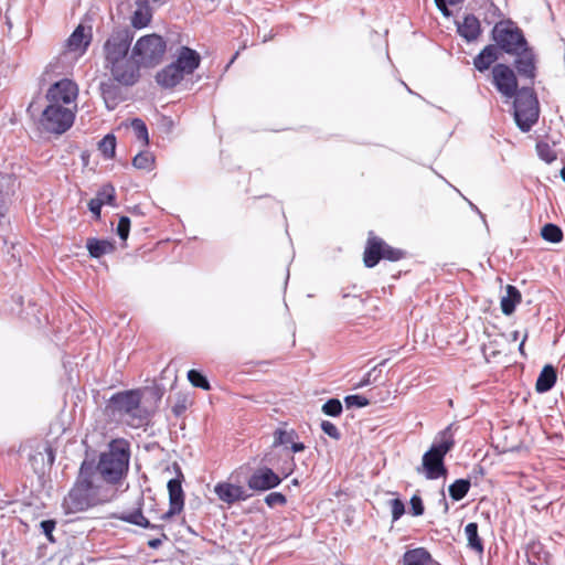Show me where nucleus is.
Listing matches in <instances>:
<instances>
[{
	"mask_svg": "<svg viewBox=\"0 0 565 565\" xmlns=\"http://www.w3.org/2000/svg\"><path fill=\"white\" fill-rule=\"evenodd\" d=\"M322 412L328 416H340L342 413V404L338 398H330L322 405Z\"/></svg>",
	"mask_w": 565,
	"mask_h": 565,
	"instance_id": "obj_38",
	"label": "nucleus"
},
{
	"mask_svg": "<svg viewBox=\"0 0 565 565\" xmlns=\"http://www.w3.org/2000/svg\"><path fill=\"white\" fill-rule=\"evenodd\" d=\"M371 373H366L363 379L356 384V387H363L371 383Z\"/></svg>",
	"mask_w": 565,
	"mask_h": 565,
	"instance_id": "obj_50",
	"label": "nucleus"
},
{
	"mask_svg": "<svg viewBox=\"0 0 565 565\" xmlns=\"http://www.w3.org/2000/svg\"><path fill=\"white\" fill-rule=\"evenodd\" d=\"M463 0H435L436 7L441 11L445 17H450L449 6H456Z\"/></svg>",
	"mask_w": 565,
	"mask_h": 565,
	"instance_id": "obj_48",
	"label": "nucleus"
},
{
	"mask_svg": "<svg viewBox=\"0 0 565 565\" xmlns=\"http://www.w3.org/2000/svg\"><path fill=\"white\" fill-rule=\"evenodd\" d=\"M100 152L105 158L110 159L115 156L116 151V138L113 135L105 136L98 145Z\"/></svg>",
	"mask_w": 565,
	"mask_h": 565,
	"instance_id": "obj_35",
	"label": "nucleus"
},
{
	"mask_svg": "<svg viewBox=\"0 0 565 565\" xmlns=\"http://www.w3.org/2000/svg\"><path fill=\"white\" fill-rule=\"evenodd\" d=\"M107 415L131 428L149 423L150 413L142 406V391L127 390L114 394L105 408Z\"/></svg>",
	"mask_w": 565,
	"mask_h": 565,
	"instance_id": "obj_2",
	"label": "nucleus"
},
{
	"mask_svg": "<svg viewBox=\"0 0 565 565\" xmlns=\"http://www.w3.org/2000/svg\"><path fill=\"white\" fill-rule=\"evenodd\" d=\"M497 47L508 54H515L527 46L523 32L511 23H498L492 31Z\"/></svg>",
	"mask_w": 565,
	"mask_h": 565,
	"instance_id": "obj_10",
	"label": "nucleus"
},
{
	"mask_svg": "<svg viewBox=\"0 0 565 565\" xmlns=\"http://www.w3.org/2000/svg\"><path fill=\"white\" fill-rule=\"evenodd\" d=\"M130 456V443L127 439H111L107 449L99 455L96 471L107 483L118 484L128 473Z\"/></svg>",
	"mask_w": 565,
	"mask_h": 565,
	"instance_id": "obj_3",
	"label": "nucleus"
},
{
	"mask_svg": "<svg viewBox=\"0 0 565 565\" xmlns=\"http://www.w3.org/2000/svg\"><path fill=\"white\" fill-rule=\"evenodd\" d=\"M131 39L127 34L117 33L111 35L105 43V57L107 67L117 63L128 60L127 53L129 51Z\"/></svg>",
	"mask_w": 565,
	"mask_h": 565,
	"instance_id": "obj_14",
	"label": "nucleus"
},
{
	"mask_svg": "<svg viewBox=\"0 0 565 565\" xmlns=\"http://www.w3.org/2000/svg\"><path fill=\"white\" fill-rule=\"evenodd\" d=\"M169 491V510L160 518L163 521L170 520L172 516L179 514L184 507V493L182 490V480L174 478L168 482Z\"/></svg>",
	"mask_w": 565,
	"mask_h": 565,
	"instance_id": "obj_17",
	"label": "nucleus"
},
{
	"mask_svg": "<svg viewBox=\"0 0 565 565\" xmlns=\"http://www.w3.org/2000/svg\"><path fill=\"white\" fill-rule=\"evenodd\" d=\"M99 478L90 463L84 461L79 475L73 488L63 500V509L66 514L84 512L103 503Z\"/></svg>",
	"mask_w": 565,
	"mask_h": 565,
	"instance_id": "obj_1",
	"label": "nucleus"
},
{
	"mask_svg": "<svg viewBox=\"0 0 565 565\" xmlns=\"http://www.w3.org/2000/svg\"><path fill=\"white\" fill-rule=\"evenodd\" d=\"M526 339H527V333L524 334V337L519 345V351L522 355H524V344H525Z\"/></svg>",
	"mask_w": 565,
	"mask_h": 565,
	"instance_id": "obj_53",
	"label": "nucleus"
},
{
	"mask_svg": "<svg viewBox=\"0 0 565 565\" xmlns=\"http://www.w3.org/2000/svg\"><path fill=\"white\" fill-rule=\"evenodd\" d=\"M117 518L130 524L161 531V539H151L148 541V546L150 548L157 550L158 547L161 546L163 540H168V536L163 533V525L151 524L149 520L143 516L140 508L132 512L121 513Z\"/></svg>",
	"mask_w": 565,
	"mask_h": 565,
	"instance_id": "obj_15",
	"label": "nucleus"
},
{
	"mask_svg": "<svg viewBox=\"0 0 565 565\" xmlns=\"http://www.w3.org/2000/svg\"><path fill=\"white\" fill-rule=\"evenodd\" d=\"M431 554L425 547H416L404 553L402 565H430Z\"/></svg>",
	"mask_w": 565,
	"mask_h": 565,
	"instance_id": "obj_23",
	"label": "nucleus"
},
{
	"mask_svg": "<svg viewBox=\"0 0 565 565\" xmlns=\"http://www.w3.org/2000/svg\"><path fill=\"white\" fill-rule=\"evenodd\" d=\"M154 156L149 151H141L135 156L132 164L136 169L151 171L154 168Z\"/></svg>",
	"mask_w": 565,
	"mask_h": 565,
	"instance_id": "obj_31",
	"label": "nucleus"
},
{
	"mask_svg": "<svg viewBox=\"0 0 565 565\" xmlns=\"http://www.w3.org/2000/svg\"><path fill=\"white\" fill-rule=\"evenodd\" d=\"M281 482L280 477L270 468L264 467L257 469L247 480L249 489L255 491H266L277 487Z\"/></svg>",
	"mask_w": 565,
	"mask_h": 565,
	"instance_id": "obj_18",
	"label": "nucleus"
},
{
	"mask_svg": "<svg viewBox=\"0 0 565 565\" xmlns=\"http://www.w3.org/2000/svg\"><path fill=\"white\" fill-rule=\"evenodd\" d=\"M296 436V433L294 430L286 431L282 429H277L274 435V445H284V444H290L292 443L294 438Z\"/></svg>",
	"mask_w": 565,
	"mask_h": 565,
	"instance_id": "obj_39",
	"label": "nucleus"
},
{
	"mask_svg": "<svg viewBox=\"0 0 565 565\" xmlns=\"http://www.w3.org/2000/svg\"><path fill=\"white\" fill-rule=\"evenodd\" d=\"M542 548H543L542 545L539 543H532L529 545L526 555H527L529 563L531 565H539V563H541L542 559L540 556L535 557V559H532V555L539 554L542 551Z\"/></svg>",
	"mask_w": 565,
	"mask_h": 565,
	"instance_id": "obj_46",
	"label": "nucleus"
},
{
	"mask_svg": "<svg viewBox=\"0 0 565 565\" xmlns=\"http://www.w3.org/2000/svg\"><path fill=\"white\" fill-rule=\"evenodd\" d=\"M515 54L518 55V57L514 62V65L518 70V73L521 76H524L533 81L535 77L536 67L532 49H530L529 46H524L523 50Z\"/></svg>",
	"mask_w": 565,
	"mask_h": 565,
	"instance_id": "obj_20",
	"label": "nucleus"
},
{
	"mask_svg": "<svg viewBox=\"0 0 565 565\" xmlns=\"http://www.w3.org/2000/svg\"><path fill=\"white\" fill-rule=\"evenodd\" d=\"M390 508L393 521H397L405 513L404 502L398 498L390 501Z\"/></svg>",
	"mask_w": 565,
	"mask_h": 565,
	"instance_id": "obj_41",
	"label": "nucleus"
},
{
	"mask_svg": "<svg viewBox=\"0 0 565 565\" xmlns=\"http://www.w3.org/2000/svg\"><path fill=\"white\" fill-rule=\"evenodd\" d=\"M265 502L268 507L274 508L276 505H285L287 498L280 492H270L266 495Z\"/></svg>",
	"mask_w": 565,
	"mask_h": 565,
	"instance_id": "obj_42",
	"label": "nucleus"
},
{
	"mask_svg": "<svg viewBox=\"0 0 565 565\" xmlns=\"http://www.w3.org/2000/svg\"><path fill=\"white\" fill-rule=\"evenodd\" d=\"M184 411H185V405L184 404H177L172 408V412L177 416H180Z\"/></svg>",
	"mask_w": 565,
	"mask_h": 565,
	"instance_id": "obj_52",
	"label": "nucleus"
},
{
	"mask_svg": "<svg viewBox=\"0 0 565 565\" xmlns=\"http://www.w3.org/2000/svg\"><path fill=\"white\" fill-rule=\"evenodd\" d=\"M167 50L162 36L152 33L141 36L132 47V57L145 67L156 66L161 62Z\"/></svg>",
	"mask_w": 565,
	"mask_h": 565,
	"instance_id": "obj_8",
	"label": "nucleus"
},
{
	"mask_svg": "<svg viewBox=\"0 0 565 565\" xmlns=\"http://www.w3.org/2000/svg\"><path fill=\"white\" fill-rule=\"evenodd\" d=\"M138 8L131 17V24L136 29H142L149 25L152 19V10L147 1H137Z\"/></svg>",
	"mask_w": 565,
	"mask_h": 565,
	"instance_id": "obj_26",
	"label": "nucleus"
},
{
	"mask_svg": "<svg viewBox=\"0 0 565 565\" xmlns=\"http://www.w3.org/2000/svg\"><path fill=\"white\" fill-rule=\"evenodd\" d=\"M470 480L468 479H457L455 482H452L449 488V495L454 501H460L462 500L470 489Z\"/></svg>",
	"mask_w": 565,
	"mask_h": 565,
	"instance_id": "obj_30",
	"label": "nucleus"
},
{
	"mask_svg": "<svg viewBox=\"0 0 565 565\" xmlns=\"http://www.w3.org/2000/svg\"><path fill=\"white\" fill-rule=\"evenodd\" d=\"M514 98V118L522 131H529L539 119V102L532 88H521Z\"/></svg>",
	"mask_w": 565,
	"mask_h": 565,
	"instance_id": "obj_7",
	"label": "nucleus"
},
{
	"mask_svg": "<svg viewBox=\"0 0 565 565\" xmlns=\"http://www.w3.org/2000/svg\"><path fill=\"white\" fill-rule=\"evenodd\" d=\"M492 83L497 90L507 99L513 98L519 89L514 71L507 64L499 63L492 67Z\"/></svg>",
	"mask_w": 565,
	"mask_h": 565,
	"instance_id": "obj_12",
	"label": "nucleus"
},
{
	"mask_svg": "<svg viewBox=\"0 0 565 565\" xmlns=\"http://www.w3.org/2000/svg\"><path fill=\"white\" fill-rule=\"evenodd\" d=\"M348 407H365L370 404V401L362 395H349L344 398Z\"/></svg>",
	"mask_w": 565,
	"mask_h": 565,
	"instance_id": "obj_44",
	"label": "nucleus"
},
{
	"mask_svg": "<svg viewBox=\"0 0 565 565\" xmlns=\"http://www.w3.org/2000/svg\"><path fill=\"white\" fill-rule=\"evenodd\" d=\"M77 106L49 104L40 117V125L46 132L62 135L74 124Z\"/></svg>",
	"mask_w": 565,
	"mask_h": 565,
	"instance_id": "obj_6",
	"label": "nucleus"
},
{
	"mask_svg": "<svg viewBox=\"0 0 565 565\" xmlns=\"http://www.w3.org/2000/svg\"><path fill=\"white\" fill-rule=\"evenodd\" d=\"M95 200H100L102 205L108 204L116 206V193L115 188L110 184L104 185L95 196Z\"/></svg>",
	"mask_w": 565,
	"mask_h": 565,
	"instance_id": "obj_34",
	"label": "nucleus"
},
{
	"mask_svg": "<svg viewBox=\"0 0 565 565\" xmlns=\"http://www.w3.org/2000/svg\"><path fill=\"white\" fill-rule=\"evenodd\" d=\"M458 33L468 42L476 41L481 34V24L473 14H467L458 24Z\"/></svg>",
	"mask_w": 565,
	"mask_h": 565,
	"instance_id": "obj_21",
	"label": "nucleus"
},
{
	"mask_svg": "<svg viewBox=\"0 0 565 565\" xmlns=\"http://www.w3.org/2000/svg\"><path fill=\"white\" fill-rule=\"evenodd\" d=\"M200 63L201 56L196 51L182 46L177 60L157 73L156 81L163 88H173L186 75H191L200 66Z\"/></svg>",
	"mask_w": 565,
	"mask_h": 565,
	"instance_id": "obj_4",
	"label": "nucleus"
},
{
	"mask_svg": "<svg viewBox=\"0 0 565 565\" xmlns=\"http://www.w3.org/2000/svg\"><path fill=\"white\" fill-rule=\"evenodd\" d=\"M130 218L128 216H120L117 224V235L120 239L126 241L129 236Z\"/></svg>",
	"mask_w": 565,
	"mask_h": 565,
	"instance_id": "obj_40",
	"label": "nucleus"
},
{
	"mask_svg": "<svg viewBox=\"0 0 565 565\" xmlns=\"http://www.w3.org/2000/svg\"><path fill=\"white\" fill-rule=\"evenodd\" d=\"M291 444V450L294 452H300L305 450V445L302 443H290Z\"/></svg>",
	"mask_w": 565,
	"mask_h": 565,
	"instance_id": "obj_51",
	"label": "nucleus"
},
{
	"mask_svg": "<svg viewBox=\"0 0 565 565\" xmlns=\"http://www.w3.org/2000/svg\"><path fill=\"white\" fill-rule=\"evenodd\" d=\"M561 177L565 182V167L561 170Z\"/></svg>",
	"mask_w": 565,
	"mask_h": 565,
	"instance_id": "obj_54",
	"label": "nucleus"
},
{
	"mask_svg": "<svg viewBox=\"0 0 565 565\" xmlns=\"http://www.w3.org/2000/svg\"><path fill=\"white\" fill-rule=\"evenodd\" d=\"M102 96L109 110L115 109L118 104L124 99L121 89L114 83H102Z\"/></svg>",
	"mask_w": 565,
	"mask_h": 565,
	"instance_id": "obj_24",
	"label": "nucleus"
},
{
	"mask_svg": "<svg viewBox=\"0 0 565 565\" xmlns=\"http://www.w3.org/2000/svg\"><path fill=\"white\" fill-rule=\"evenodd\" d=\"M130 126L135 132L136 138L140 140L145 146H147L149 143V134L145 121L140 118H134L130 121Z\"/></svg>",
	"mask_w": 565,
	"mask_h": 565,
	"instance_id": "obj_33",
	"label": "nucleus"
},
{
	"mask_svg": "<svg viewBox=\"0 0 565 565\" xmlns=\"http://www.w3.org/2000/svg\"><path fill=\"white\" fill-rule=\"evenodd\" d=\"M556 380H557V374H556L555 369L550 364L545 365L542 369V371L536 380V383H535L536 392H539V393L548 392L555 385Z\"/></svg>",
	"mask_w": 565,
	"mask_h": 565,
	"instance_id": "obj_25",
	"label": "nucleus"
},
{
	"mask_svg": "<svg viewBox=\"0 0 565 565\" xmlns=\"http://www.w3.org/2000/svg\"><path fill=\"white\" fill-rule=\"evenodd\" d=\"M140 64L131 58L110 66V73L118 83L124 85H134L139 78Z\"/></svg>",
	"mask_w": 565,
	"mask_h": 565,
	"instance_id": "obj_16",
	"label": "nucleus"
},
{
	"mask_svg": "<svg viewBox=\"0 0 565 565\" xmlns=\"http://www.w3.org/2000/svg\"><path fill=\"white\" fill-rule=\"evenodd\" d=\"M522 296L516 287L508 285L507 295L501 299V310L504 315L510 316L514 312L518 303L521 302Z\"/></svg>",
	"mask_w": 565,
	"mask_h": 565,
	"instance_id": "obj_28",
	"label": "nucleus"
},
{
	"mask_svg": "<svg viewBox=\"0 0 565 565\" xmlns=\"http://www.w3.org/2000/svg\"><path fill=\"white\" fill-rule=\"evenodd\" d=\"M455 446L450 426L440 433V440L434 444L423 456V470L427 479H438L447 475L444 463L445 456Z\"/></svg>",
	"mask_w": 565,
	"mask_h": 565,
	"instance_id": "obj_5",
	"label": "nucleus"
},
{
	"mask_svg": "<svg viewBox=\"0 0 565 565\" xmlns=\"http://www.w3.org/2000/svg\"><path fill=\"white\" fill-rule=\"evenodd\" d=\"M188 380L194 386L204 391H210L211 385L207 379L199 371L192 369L188 372Z\"/></svg>",
	"mask_w": 565,
	"mask_h": 565,
	"instance_id": "obj_36",
	"label": "nucleus"
},
{
	"mask_svg": "<svg viewBox=\"0 0 565 565\" xmlns=\"http://www.w3.org/2000/svg\"><path fill=\"white\" fill-rule=\"evenodd\" d=\"M102 202L100 200L90 199L88 202V209L94 214L96 220L100 218V210H102Z\"/></svg>",
	"mask_w": 565,
	"mask_h": 565,
	"instance_id": "obj_49",
	"label": "nucleus"
},
{
	"mask_svg": "<svg viewBox=\"0 0 565 565\" xmlns=\"http://www.w3.org/2000/svg\"><path fill=\"white\" fill-rule=\"evenodd\" d=\"M478 530V523L470 522L465 526V534L468 541V547L475 551L478 555H482L484 547Z\"/></svg>",
	"mask_w": 565,
	"mask_h": 565,
	"instance_id": "obj_27",
	"label": "nucleus"
},
{
	"mask_svg": "<svg viewBox=\"0 0 565 565\" xmlns=\"http://www.w3.org/2000/svg\"><path fill=\"white\" fill-rule=\"evenodd\" d=\"M40 526H41L43 533L45 534L46 539L51 543H54L55 539L53 536V531L56 526V522L54 520H44L40 523Z\"/></svg>",
	"mask_w": 565,
	"mask_h": 565,
	"instance_id": "obj_45",
	"label": "nucleus"
},
{
	"mask_svg": "<svg viewBox=\"0 0 565 565\" xmlns=\"http://www.w3.org/2000/svg\"><path fill=\"white\" fill-rule=\"evenodd\" d=\"M405 257V250L388 245L384 239L376 236L373 232L369 233L363 253V263L367 268L375 267L382 259L398 262Z\"/></svg>",
	"mask_w": 565,
	"mask_h": 565,
	"instance_id": "obj_9",
	"label": "nucleus"
},
{
	"mask_svg": "<svg viewBox=\"0 0 565 565\" xmlns=\"http://www.w3.org/2000/svg\"><path fill=\"white\" fill-rule=\"evenodd\" d=\"M444 503H445V512H447L448 511V503H447L446 500H444Z\"/></svg>",
	"mask_w": 565,
	"mask_h": 565,
	"instance_id": "obj_56",
	"label": "nucleus"
},
{
	"mask_svg": "<svg viewBox=\"0 0 565 565\" xmlns=\"http://www.w3.org/2000/svg\"><path fill=\"white\" fill-rule=\"evenodd\" d=\"M92 39V28L78 24L66 40L63 54H70L75 60L82 57L86 53Z\"/></svg>",
	"mask_w": 565,
	"mask_h": 565,
	"instance_id": "obj_13",
	"label": "nucleus"
},
{
	"mask_svg": "<svg viewBox=\"0 0 565 565\" xmlns=\"http://www.w3.org/2000/svg\"><path fill=\"white\" fill-rule=\"evenodd\" d=\"M78 93V85L74 81L63 78L49 87L45 98L53 105L77 106Z\"/></svg>",
	"mask_w": 565,
	"mask_h": 565,
	"instance_id": "obj_11",
	"label": "nucleus"
},
{
	"mask_svg": "<svg viewBox=\"0 0 565 565\" xmlns=\"http://www.w3.org/2000/svg\"><path fill=\"white\" fill-rule=\"evenodd\" d=\"M214 492L222 502L228 505L238 501H245L249 498V494L242 486H236L225 481L216 483Z\"/></svg>",
	"mask_w": 565,
	"mask_h": 565,
	"instance_id": "obj_19",
	"label": "nucleus"
},
{
	"mask_svg": "<svg viewBox=\"0 0 565 565\" xmlns=\"http://www.w3.org/2000/svg\"><path fill=\"white\" fill-rule=\"evenodd\" d=\"M321 429L326 435L334 440H339L341 438V433L338 427L329 420H322Z\"/></svg>",
	"mask_w": 565,
	"mask_h": 565,
	"instance_id": "obj_43",
	"label": "nucleus"
},
{
	"mask_svg": "<svg viewBox=\"0 0 565 565\" xmlns=\"http://www.w3.org/2000/svg\"><path fill=\"white\" fill-rule=\"evenodd\" d=\"M512 338H513V340H516L519 338V331H514L512 333Z\"/></svg>",
	"mask_w": 565,
	"mask_h": 565,
	"instance_id": "obj_55",
	"label": "nucleus"
},
{
	"mask_svg": "<svg viewBox=\"0 0 565 565\" xmlns=\"http://www.w3.org/2000/svg\"><path fill=\"white\" fill-rule=\"evenodd\" d=\"M499 58V49L497 45L489 44L473 58L476 70L483 73Z\"/></svg>",
	"mask_w": 565,
	"mask_h": 565,
	"instance_id": "obj_22",
	"label": "nucleus"
},
{
	"mask_svg": "<svg viewBox=\"0 0 565 565\" xmlns=\"http://www.w3.org/2000/svg\"><path fill=\"white\" fill-rule=\"evenodd\" d=\"M411 511L414 516H419L424 514V504L422 498L417 494H414L411 498Z\"/></svg>",
	"mask_w": 565,
	"mask_h": 565,
	"instance_id": "obj_47",
	"label": "nucleus"
},
{
	"mask_svg": "<svg viewBox=\"0 0 565 565\" xmlns=\"http://www.w3.org/2000/svg\"><path fill=\"white\" fill-rule=\"evenodd\" d=\"M536 150L539 157L545 162L551 163L556 160V152L547 142H537Z\"/></svg>",
	"mask_w": 565,
	"mask_h": 565,
	"instance_id": "obj_37",
	"label": "nucleus"
},
{
	"mask_svg": "<svg viewBox=\"0 0 565 565\" xmlns=\"http://www.w3.org/2000/svg\"><path fill=\"white\" fill-rule=\"evenodd\" d=\"M87 249L89 255L94 258H99L103 255L110 254L115 250V244L107 239L89 238L87 241Z\"/></svg>",
	"mask_w": 565,
	"mask_h": 565,
	"instance_id": "obj_29",
	"label": "nucleus"
},
{
	"mask_svg": "<svg viewBox=\"0 0 565 565\" xmlns=\"http://www.w3.org/2000/svg\"><path fill=\"white\" fill-rule=\"evenodd\" d=\"M542 237L551 243H559L563 239L562 230L552 223L545 224L541 231Z\"/></svg>",
	"mask_w": 565,
	"mask_h": 565,
	"instance_id": "obj_32",
	"label": "nucleus"
}]
</instances>
